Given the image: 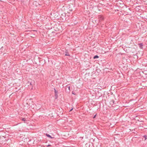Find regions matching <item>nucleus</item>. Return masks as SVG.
Returning a JSON list of instances; mask_svg holds the SVG:
<instances>
[{"label": "nucleus", "instance_id": "5", "mask_svg": "<svg viewBox=\"0 0 147 147\" xmlns=\"http://www.w3.org/2000/svg\"><path fill=\"white\" fill-rule=\"evenodd\" d=\"M30 85H32V84H31V83H30Z\"/></svg>", "mask_w": 147, "mask_h": 147}, {"label": "nucleus", "instance_id": "8", "mask_svg": "<svg viewBox=\"0 0 147 147\" xmlns=\"http://www.w3.org/2000/svg\"><path fill=\"white\" fill-rule=\"evenodd\" d=\"M65 55H67V54Z\"/></svg>", "mask_w": 147, "mask_h": 147}, {"label": "nucleus", "instance_id": "7", "mask_svg": "<svg viewBox=\"0 0 147 147\" xmlns=\"http://www.w3.org/2000/svg\"><path fill=\"white\" fill-rule=\"evenodd\" d=\"M65 55H67V54Z\"/></svg>", "mask_w": 147, "mask_h": 147}, {"label": "nucleus", "instance_id": "3", "mask_svg": "<svg viewBox=\"0 0 147 147\" xmlns=\"http://www.w3.org/2000/svg\"><path fill=\"white\" fill-rule=\"evenodd\" d=\"M22 120L24 121H26V119L24 118H23L22 119Z\"/></svg>", "mask_w": 147, "mask_h": 147}, {"label": "nucleus", "instance_id": "4", "mask_svg": "<svg viewBox=\"0 0 147 147\" xmlns=\"http://www.w3.org/2000/svg\"><path fill=\"white\" fill-rule=\"evenodd\" d=\"M73 110V109H71V110L70 111H71Z\"/></svg>", "mask_w": 147, "mask_h": 147}, {"label": "nucleus", "instance_id": "2", "mask_svg": "<svg viewBox=\"0 0 147 147\" xmlns=\"http://www.w3.org/2000/svg\"><path fill=\"white\" fill-rule=\"evenodd\" d=\"M98 58V55H95L94 56L93 58L94 59H96V58Z\"/></svg>", "mask_w": 147, "mask_h": 147}, {"label": "nucleus", "instance_id": "6", "mask_svg": "<svg viewBox=\"0 0 147 147\" xmlns=\"http://www.w3.org/2000/svg\"><path fill=\"white\" fill-rule=\"evenodd\" d=\"M95 116H96V115H95V116L94 117H93V118H95Z\"/></svg>", "mask_w": 147, "mask_h": 147}, {"label": "nucleus", "instance_id": "1", "mask_svg": "<svg viewBox=\"0 0 147 147\" xmlns=\"http://www.w3.org/2000/svg\"><path fill=\"white\" fill-rule=\"evenodd\" d=\"M46 135L48 137H49V138H53L51 136H50L49 134H46Z\"/></svg>", "mask_w": 147, "mask_h": 147}]
</instances>
